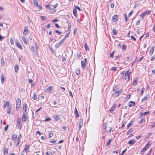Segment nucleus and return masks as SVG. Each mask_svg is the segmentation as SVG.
I'll return each instance as SVG.
<instances>
[{"label": "nucleus", "instance_id": "obj_10", "mask_svg": "<svg viewBox=\"0 0 155 155\" xmlns=\"http://www.w3.org/2000/svg\"><path fill=\"white\" fill-rule=\"evenodd\" d=\"M107 128V126L106 125V124L105 123L104 124L103 126L102 127V131L103 133H105L106 131V129Z\"/></svg>", "mask_w": 155, "mask_h": 155}, {"label": "nucleus", "instance_id": "obj_14", "mask_svg": "<svg viewBox=\"0 0 155 155\" xmlns=\"http://www.w3.org/2000/svg\"><path fill=\"white\" fill-rule=\"evenodd\" d=\"M136 140H131L128 141V144L130 145H133L136 143Z\"/></svg>", "mask_w": 155, "mask_h": 155}, {"label": "nucleus", "instance_id": "obj_37", "mask_svg": "<svg viewBox=\"0 0 155 155\" xmlns=\"http://www.w3.org/2000/svg\"><path fill=\"white\" fill-rule=\"evenodd\" d=\"M133 131V130L132 128H131L130 129H129L127 133V135L129 134L130 133L132 132Z\"/></svg>", "mask_w": 155, "mask_h": 155}, {"label": "nucleus", "instance_id": "obj_54", "mask_svg": "<svg viewBox=\"0 0 155 155\" xmlns=\"http://www.w3.org/2000/svg\"><path fill=\"white\" fill-rule=\"evenodd\" d=\"M75 8L76 9H78L79 11H81V9H80V7H79L78 6H75Z\"/></svg>", "mask_w": 155, "mask_h": 155}, {"label": "nucleus", "instance_id": "obj_40", "mask_svg": "<svg viewBox=\"0 0 155 155\" xmlns=\"http://www.w3.org/2000/svg\"><path fill=\"white\" fill-rule=\"evenodd\" d=\"M20 139L18 137V138H17V143L16 144V147H17L18 145L20 143Z\"/></svg>", "mask_w": 155, "mask_h": 155}, {"label": "nucleus", "instance_id": "obj_58", "mask_svg": "<svg viewBox=\"0 0 155 155\" xmlns=\"http://www.w3.org/2000/svg\"><path fill=\"white\" fill-rule=\"evenodd\" d=\"M8 125H7L6 126H5L4 128V130L5 131H6L8 129Z\"/></svg>", "mask_w": 155, "mask_h": 155}, {"label": "nucleus", "instance_id": "obj_19", "mask_svg": "<svg viewBox=\"0 0 155 155\" xmlns=\"http://www.w3.org/2000/svg\"><path fill=\"white\" fill-rule=\"evenodd\" d=\"M5 78L4 75L3 74H2V75H1V83L2 84H3V83L5 80Z\"/></svg>", "mask_w": 155, "mask_h": 155}, {"label": "nucleus", "instance_id": "obj_62", "mask_svg": "<svg viewBox=\"0 0 155 155\" xmlns=\"http://www.w3.org/2000/svg\"><path fill=\"white\" fill-rule=\"evenodd\" d=\"M10 42H11V44L12 45H13V44H14V41H13V39L12 38L10 39Z\"/></svg>", "mask_w": 155, "mask_h": 155}, {"label": "nucleus", "instance_id": "obj_5", "mask_svg": "<svg viewBox=\"0 0 155 155\" xmlns=\"http://www.w3.org/2000/svg\"><path fill=\"white\" fill-rule=\"evenodd\" d=\"M150 142L149 141L148 142L147 144L145 146V147L142 149V150L141 151H143V152L146 151L147 149L149 148V146H150Z\"/></svg>", "mask_w": 155, "mask_h": 155}, {"label": "nucleus", "instance_id": "obj_43", "mask_svg": "<svg viewBox=\"0 0 155 155\" xmlns=\"http://www.w3.org/2000/svg\"><path fill=\"white\" fill-rule=\"evenodd\" d=\"M113 33L114 35H117V32L116 30L115 29H113Z\"/></svg>", "mask_w": 155, "mask_h": 155}, {"label": "nucleus", "instance_id": "obj_33", "mask_svg": "<svg viewBox=\"0 0 155 155\" xmlns=\"http://www.w3.org/2000/svg\"><path fill=\"white\" fill-rule=\"evenodd\" d=\"M35 45V49H36V53L38 54V51H37V50H38V45H37V43H35L34 44Z\"/></svg>", "mask_w": 155, "mask_h": 155}, {"label": "nucleus", "instance_id": "obj_35", "mask_svg": "<svg viewBox=\"0 0 155 155\" xmlns=\"http://www.w3.org/2000/svg\"><path fill=\"white\" fill-rule=\"evenodd\" d=\"M112 139H109L108 142L106 144V147L108 146L111 143V142L112 141Z\"/></svg>", "mask_w": 155, "mask_h": 155}, {"label": "nucleus", "instance_id": "obj_31", "mask_svg": "<svg viewBox=\"0 0 155 155\" xmlns=\"http://www.w3.org/2000/svg\"><path fill=\"white\" fill-rule=\"evenodd\" d=\"M137 78H135V79H134V81L132 84V85H135L137 84Z\"/></svg>", "mask_w": 155, "mask_h": 155}, {"label": "nucleus", "instance_id": "obj_12", "mask_svg": "<svg viewBox=\"0 0 155 155\" xmlns=\"http://www.w3.org/2000/svg\"><path fill=\"white\" fill-rule=\"evenodd\" d=\"M149 113V111H146L144 113L141 112L140 114V118H142L143 115L145 116L147 114H148Z\"/></svg>", "mask_w": 155, "mask_h": 155}, {"label": "nucleus", "instance_id": "obj_3", "mask_svg": "<svg viewBox=\"0 0 155 155\" xmlns=\"http://www.w3.org/2000/svg\"><path fill=\"white\" fill-rule=\"evenodd\" d=\"M21 100L19 99H17L16 100V108L17 110L19 108L21 105Z\"/></svg>", "mask_w": 155, "mask_h": 155}, {"label": "nucleus", "instance_id": "obj_30", "mask_svg": "<svg viewBox=\"0 0 155 155\" xmlns=\"http://www.w3.org/2000/svg\"><path fill=\"white\" fill-rule=\"evenodd\" d=\"M17 126L19 127V130H21V125L20 122V121H18V122L17 123Z\"/></svg>", "mask_w": 155, "mask_h": 155}, {"label": "nucleus", "instance_id": "obj_34", "mask_svg": "<svg viewBox=\"0 0 155 155\" xmlns=\"http://www.w3.org/2000/svg\"><path fill=\"white\" fill-rule=\"evenodd\" d=\"M37 96L35 93H34L33 94V95L32 97V98L34 100H35L37 99Z\"/></svg>", "mask_w": 155, "mask_h": 155}, {"label": "nucleus", "instance_id": "obj_57", "mask_svg": "<svg viewBox=\"0 0 155 155\" xmlns=\"http://www.w3.org/2000/svg\"><path fill=\"white\" fill-rule=\"evenodd\" d=\"M76 74L78 75L80 74V71L79 70H77L76 71Z\"/></svg>", "mask_w": 155, "mask_h": 155}, {"label": "nucleus", "instance_id": "obj_17", "mask_svg": "<svg viewBox=\"0 0 155 155\" xmlns=\"http://www.w3.org/2000/svg\"><path fill=\"white\" fill-rule=\"evenodd\" d=\"M68 28L67 31L68 32V33H69H69L71 31V24L70 23H68Z\"/></svg>", "mask_w": 155, "mask_h": 155}, {"label": "nucleus", "instance_id": "obj_50", "mask_svg": "<svg viewBox=\"0 0 155 155\" xmlns=\"http://www.w3.org/2000/svg\"><path fill=\"white\" fill-rule=\"evenodd\" d=\"M131 38L134 41H136V39L135 37L133 35H131L130 36Z\"/></svg>", "mask_w": 155, "mask_h": 155}, {"label": "nucleus", "instance_id": "obj_47", "mask_svg": "<svg viewBox=\"0 0 155 155\" xmlns=\"http://www.w3.org/2000/svg\"><path fill=\"white\" fill-rule=\"evenodd\" d=\"M111 70L112 71H116L117 70V68L115 67H113L111 68Z\"/></svg>", "mask_w": 155, "mask_h": 155}, {"label": "nucleus", "instance_id": "obj_41", "mask_svg": "<svg viewBox=\"0 0 155 155\" xmlns=\"http://www.w3.org/2000/svg\"><path fill=\"white\" fill-rule=\"evenodd\" d=\"M17 135H13L12 136V140H15V139L17 138Z\"/></svg>", "mask_w": 155, "mask_h": 155}, {"label": "nucleus", "instance_id": "obj_4", "mask_svg": "<svg viewBox=\"0 0 155 155\" xmlns=\"http://www.w3.org/2000/svg\"><path fill=\"white\" fill-rule=\"evenodd\" d=\"M28 34V28L26 26H25L24 27V30L23 32V35H26Z\"/></svg>", "mask_w": 155, "mask_h": 155}, {"label": "nucleus", "instance_id": "obj_15", "mask_svg": "<svg viewBox=\"0 0 155 155\" xmlns=\"http://www.w3.org/2000/svg\"><path fill=\"white\" fill-rule=\"evenodd\" d=\"M17 46L21 49H22V47L19 41H16V42Z\"/></svg>", "mask_w": 155, "mask_h": 155}, {"label": "nucleus", "instance_id": "obj_49", "mask_svg": "<svg viewBox=\"0 0 155 155\" xmlns=\"http://www.w3.org/2000/svg\"><path fill=\"white\" fill-rule=\"evenodd\" d=\"M48 135H49L48 138H50L52 136H53V134L52 133L50 132L49 133Z\"/></svg>", "mask_w": 155, "mask_h": 155}, {"label": "nucleus", "instance_id": "obj_39", "mask_svg": "<svg viewBox=\"0 0 155 155\" xmlns=\"http://www.w3.org/2000/svg\"><path fill=\"white\" fill-rule=\"evenodd\" d=\"M8 149L7 148H6L4 150V155H6L8 154Z\"/></svg>", "mask_w": 155, "mask_h": 155}, {"label": "nucleus", "instance_id": "obj_18", "mask_svg": "<svg viewBox=\"0 0 155 155\" xmlns=\"http://www.w3.org/2000/svg\"><path fill=\"white\" fill-rule=\"evenodd\" d=\"M11 110V107H7V113L9 115L10 114Z\"/></svg>", "mask_w": 155, "mask_h": 155}, {"label": "nucleus", "instance_id": "obj_2", "mask_svg": "<svg viewBox=\"0 0 155 155\" xmlns=\"http://www.w3.org/2000/svg\"><path fill=\"white\" fill-rule=\"evenodd\" d=\"M122 92V90H120L119 91H115L114 93L112 94V95L114 97H116L119 96Z\"/></svg>", "mask_w": 155, "mask_h": 155}, {"label": "nucleus", "instance_id": "obj_29", "mask_svg": "<svg viewBox=\"0 0 155 155\" xmlns=\"http://www.w3.org/2000/svg\"><path fill=\"white\" fill-rule=\"evenodd\" d=\"M54 119V120L56 121H58L60 119V118L59 116L57 115L55 117H54L53 118Z\"/></svg>", "mask_w": 155, "mask_h": 155}, {"label": "nucleus", "instance_id": "obj_25", "mask_svg": "<svg viewBox=\"0 0 155 155\" xmlns=\"http://www.w3.org/2000/svg\"><path fill=\"white\" fill-rule=\"evenodd\" d=\"M22 39L24 43L26 45H27V41L26 38L25 36H23L22 38Z\"/></svg>", "mask_w": 155, "mask_h": 155}, {"label": "nucleus", "instance_id": "obj_45", "mask_svg": "<svg viewBox=\"0 0 155 155\" xmlns=\"http://www.w3.org/2000/svg\"><path fill=\"white\" fill-rule=\"evenodd\" d=\"M30 50H31V51L33 53L35 52V50L34 49V46H32L31 47V48H30Z\"/></svg>", "mask_w": 155, "mask_h": 155}, {"label": "nucleus", "instance_id": "obj_55", "mask_svg": "<svg viewBox=\"0 0 155 155\" xmlns=\"http://www.w3.org/2000/svg\"><path fill=\"white\" fill-rule=\"evenodd\" d=\"M58 5V3H56L55 5L53 6L51 5V7H53L54 8H56Z\"/></svg>", "mask_w": 155, "mask_h": 155}, {"label": "nucleus", "instance_id": "obj_64", "mask_svg": "<svg viewBox=\"0 0 155 155\" xmlns=\"http://www.w3.org/2000/svg\"><path fill=\"white\" fill-rule=\"evenodd\" d=\"M152 73L153 74H155V69H153L152 70Z\"/></svg>", "mask_w": 155, "mask_h": 155}, {"label": "nucleus", "instance_id": "obj_22", "mask_svg": "<svg viewBox=\"0 0 155 155\" xmlns=\"http://www.w3.org/2000/svg\"><path fill=\"white\" fill-rule=\"evenodd\" d=\"M26 115V114H24V115L21 118V120L23 122H25L26 120V117L25 116Z\"/></svg>", "mask_w": 155, "mask_h": 155}, {"label": "nucleus", "instance_id": "obj_63", "mask_svg": "<svg viewBox=\"0 0 155 155\" xmlns=\"http://www.w3.org/2000/svg\"><path fill=\"white\" fill-rule=\"evenodd\" d=\"M69 35V33H67L63 38H65V40L66 39V37H68Z\"/></svg>", "mask_w": 155, "mask_h": 155}, {"label": "nucleus", "instance_id": "obj_24", "mask_svg": "<svg viewBox=\"0 0 155 155\" xmlns=\"http://www.w3.org/2000/svg\"><path fill=\"white\" fill-rule=\"evenodd\" d=\"M86 63L84 61H81V66L83 68H85Z\"/></svg>", "mask_w": 155, "mask_h": 155}, {"label": "nucleus", "instance_id": "obj_26", "mask_svg": "<svg viewBox=\"0 0 155 155\" xmlns=\"http://www.w3.org/2000/svg\"><path fill=\"white\" fill-rule=\"evenodd\" d=\"M149 96L148 95H146L142 99V101L143 102L146 100H147L149 98Z\"/></svg>", "mask_w": 155, "mask_h": 155}, {"label": "nucleus", "instance_id": "obj_23", "mask_svg": "<svg viewBox=\"0 0 155 155\" xmlns=\"http://www.w3.org/2000/svg\"><path fill=\"white\" fill-rule=\"evenodd\" d=\"M135 102L133 101H130L129 103V107H132L135 104Z\"/></svg>", "mask_w": 155, "mask_h": 155}, {"label": "nucleus", "instance_id": "obj_8", "mask_svg": "<svg viewBox=\"0 0 155 155\" xmlns=\"http://www.w3.org/2000/svg\"><path fill=\"white\" fill-rule=\"evenodd\" d=\"M23 110L24 111H23L24 114H26V111L27 110V105L26 104H24L23 105Z\"/></svg>", "mask_w": 155, "mask_h": 155}, {"label": "nucleus", "instance_id": "obj_9", "mask_svg": "<svg viewBox=\"0 0 155 155\" xmlns=\"http://www.w3.org/2000/svg\"><path fill=\"white\" fill-rule=\"evenodd\" d=\"M112 21L113 22H116L118 20V16L117 15H114L112 18Z\"/></svg>", "mask_w": 155, "mask_h": 155}, {"label": "nucleus", "instance_id": "obj_21", "mask_svg": "<svg viewBox=\"0 0 155 155\" xmlns=\"http://www.w3.org/2000/svg\"><path fill=\"white\" fill-rule=\"evenodd\" d=\"M1 64L2 66H3L5 65V62L3 58H2L1 59Z\"/></svg>", "mask_w": 155, "mask_h": 155}, {"label": "nucleus", "instance_id": "obj_52", "mask_svg": "<svg viewBox=\"0 0 155 155\" xmlns=\"http://www.w3.org/2000/svg\"><path fill=\"white\" fill-rule=\"evenodd\" d=\"M41 20L43 21L45 20L46 19V17L43 16H41Z\"/></svg>", "mask_w": 155, "mask_h": 155}, {"label": "nucleus", "instance_id": "obj_28", "mask_svg": "<svg viewBox=\"0 0 155 155\" xmlns=\"http://www.w3.org/2000/svg\"><path fill=\"white\" fill-rule=\"evenodd\" d=\"M77 10L75 8L74 9L73 11V13L74 16L75 17H76V16H77Z\"/></svg>", "mask_w": 155, "mask_h": 155}, {"label": "nucleus", "instance_id": "obj_44", "mask_svg": "<svg viewBox=\"0 0 155 155\" xmlns=\"http://www.w3.org/2000/svg\"><path fill=\"white\" fill-rule=\"evenodd\" d=\"M114 51H113V52L110 54V56L112 58H114Z\"/></svg>", "mask_w": 155, "mask_h": 155}, {"label": "nucleus", "instance_id": "obj_36", "mask_svg": "<svg viewBox=\"0 0 155 155\" xmlns=\"http://www.w3.org/2000/svg\"><path fill=\"white\" fill-rule=\"evenodd\" d=\"M84 48L86 51H88L89 50V48L87 46V43H85L84 44Z\"/></svg>", "mask_w": 155, "mask_h": 155}, {"label": "nucleus", "instance_id": "obj_1", "mask_svg": "<svg viewBox=\"0 0 155 155\" xmlns=\"http://www.w3.org/2000/svg\"><path fill=\"white\" fill-rule=\"evenodd\" d=\"M151 11L149 10V11H145L144 12L142 13L141 15H140V16L141 17L142 19H143L144 17L146 15H150V14Z\"/></svg>", "mask_w": 155, "mask_h": 155}, {"label": "nucleus", "instance_id": "obj_20", "mask_svg": "<svg viewBox=\"0 0 155 155\" xmlns=\"http://www.w3.org/2000/svg\"><path fill=\"white\" fill-rule=\"evenodd\" d=\"M131 72H129V70L127 71L125 73V76H127V77H128L130 76V75L131 74Z\"/></svg>", "mask_w": 155, "mask_h": 155}, {"label": "nucleus", "instance_id": "obj_6", "mask_svg": "<svg viewBox=\"0 0 155 155\" xmlns=\"http://www.w3.org/2000/svg\"><path fill=\"white\" fill-rule=\"evenodd\" d=\"M116 106L117 105L115 104H114L110 109L109 111L110 113H113V111L115 110Z\"/></svg>", "mask_w": 155, "mask_h": 155}, {"label": "nucleus", "instance_id": "obj_7", "mask_svg": "<svg viewBox=\"0 0 155 155\" xmlns=\"http://www.w3.org/2000/svg\"><path fill=\"white\" fill-rule=\"evenodd\" d=\"M155 49V46H152L150 49V50L149 51V54L152 56L153 53V52Z\"/></svg>", "mask_w": 155, "mask_h": 155}, {"label": "nucleus", "instance_id": "obj_16", "mask_svg": "<svg viewBox=\"0 0 155 155\" xmlns=\"http://www.w3.org/2000/svg\"><path fill=\"white\" fill-rule=\"evenodd\" d=\"M53 87L52 86H49L46 89V91L47 92H50L53 89Z\"/></svg>", "mask_w": 155, "mask_h": 155}, {"label": "nucleus", "instance_id": "obj_27", "mask_svg": "<svg viewBox=\"0 0 155 155\" xmlns=\"http://www.w3.org/2000/svg\"><path fill=\"white\" fill-rule=\"evenodd\" d=\"M25 147V148L24 150V151H25V152L27 153L28 152L27 150H28L29 149V146L28 145L26 144Z\"/></svg>", "mask_w": 155, "mask_h": 155}, {"label": "nucleus", "instance_id": "obj_46", "mask_svg": "<svg viewBox=\"0 0 155 155\" xmlns=\"http://www.w3.org/2000/svg\"><path fill=\"white\" fill-rule=\"evenodd\" d=\"M144 90H145V89L143 87L142 90H141V91L140 92V95H142L143 94V92L144 91Z\"/></svg>", "mask_w": 155, "mask_h": 155}, {"label": "nucleus", "instance_id": "obj_51", "mask_svg": "<svg viewBox=\"0 0 155 155\" xmlns=\"http://www.w3.org/2000/svg\"><path fill=\"white\" fill-rule=\"evenodd\" d=\"M127 150V149H125L122 151L121 154L119 155H123L124 154V153Z\"/></svg>", "mask_w": 155, "mask_h": 155}, {"label": "nucleus", "instance_id": "obj_11", "mask_svg": "<svg viewBox=\"0 0 155 155\" xmlns=\"http://www.w3.org/2000/svg\"><path fill=\"white\" fill-rule=\"evenodd\" d=\"M83 119H80L79 121V130H80L83 124Z\"/></svg>", "mask_w": 155, "mask_h": 155}, {"label": "nucleus", "instance_id": "obj_42", "mask_svg": "<svg viewBox=\"0 0 155 155\" xmlns=\"http://www.w3.org/2000/svg\"><path fill=\"white\" fill-rule=\"evenodd\" d=\"M61 44H60V42H59V43L56 44L55 45V47L56 48H58V47H59L61 46Z\"/></svg>", "mask_w": 155, "mask_h": 155}, {"label": "nucleus", "instance_id": "obj_48", "mask_svg": "<svg viewBox=\"0 0 155 155\" xmlns=\"http://www.w3.org/2000/svg\"><path fill=\"white\" fill-rule=\"evenodd\" d=\"M132 121H131L130 123L127 125V128L128 129L132 125Z\"/></svg>", "mask_w": 155, "mask_h": 155}, {"label": "nucleus", "instance_id": "obj_38", "mask_svg": "<svg viewBox=\"0 0 155 155\" xmlns=\"http://www.w3.org/2000/svg\"><path fill=\"white\" fill-rule=\"evenodd\" d=\"M18 69H19V67H18V66L17 65H16L15 67V71L16 72H18Z\"/></svg>", "mask_w": 155, "mask_h": 155}, {"label": "nucleus", "instance_id": "obj_61", "mask_svg": "<svg viewBox=\"0 0 155 155\" xmlns=\"http://www.w3.org/2000/svg\"><path fill=\"white\" fill-rule=\"evenodd\" d=\"M65 40V38H63L59 42L60 44H61L64 42Z\"/></svg>", "mask_w": 155, "mask_h": 155}, {"label": "nucleus", "instance_id": "obj_60", "mask_svg": "<svg viewBox=\"0 0 155 155\" xmlns=\"http://www.w3.org/2000/svg\"><path fill=\"white\" fill-rule=\"evenodd\" d=\"M51 120V119L50 117H48L46 118L45 120V121H50Z\"/></svg>", "mask_w": 155, "mask_h": 155}, {"label": "nucleus", "instance_id": "obj_53", "mask_svg": "<svg viewBox=\"0 0 155 155\" xmlns=\"http://www.w3.org/2000/svg\"><path fill=\"white\" fill-rule=\"evenodd\" d=\"M121 48L122 50H125L126 49V47L125 45H123L122 46Z\"/></svg>", "mask_w": 155, "mask_h": 155}, {"label": "nucleus", "instance_id": "obj_59", "mask_svg": "<svg viewBox=\"0 0 155 155\" xmlns=\"http://www.w3.org/2000/svg\"><path fill=\"white\" fill-rule=\"evenodd\" d=\"M110 6L111 8H113L114 6V3H111L110 4Z\"/></svg>", "mask_w": 155, "mask_h": 155}, {"label": "nucleus", "instance_id": "obj_56", "mask_svg": "<svg viewBox=\"0 0 155 155\" xmlns=\"http://www.w3.org/2000/svg\"><path fill=\"white\" fill-rule=\"evenodd\" d=\"M143 56L142 57H141V58L138 59L137 61V62L140 61L143 59Z\"/></svg>", "mask_w": 155, "mask_h": 155}, {"label": "nucleus", "instance_id": "obj_32", "mask_svg": "<svg viewBox=\"0 0 155 155\" xmlns=\"http://www.w3.org/2000/svg\"><path fill=\"white\" fill-rule=\"evenodd\" d=\"M33 2L34 5L36 7H38V2L37 0H34Z\"/></svg>", "mask_w": 155, "mask_h": 155}, {"label": "nucleus", "instance_id": "obj_13", "mask_svg": "<svg viewBox=\"0 0 155 155\" xmlns=\"http://www.w3.org/2000/svg\"><path fill=\"white\" fill-rule=\"evenodd\" d=\"M74 114L75 115V117L76 118H77L79 116L78 110L76 107L75 108Z\"/></svg>", "mask_w": 155, "mask_h": 155}]
</instances>
